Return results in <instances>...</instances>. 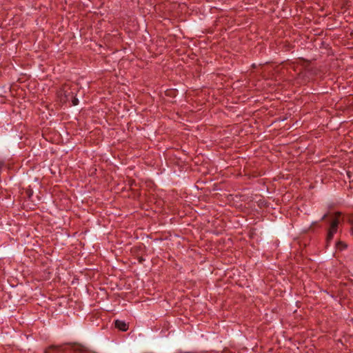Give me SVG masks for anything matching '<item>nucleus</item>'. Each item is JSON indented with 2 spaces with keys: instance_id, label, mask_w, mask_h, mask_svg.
I'll return each mask as SVG.
<instances>
[{
  "instance_id": "obj_3",
  "label": "nucleus",
  "mask_w": 353,
  "mask_h": 353,
  "mask_svg": "<svg viewBox=\"0 0 353 353\" xmlns=\"http://www.w3.org/2000/svg\"><path fill=\"white\" fill-rule=\"evenodd\" d=\"M115 325L118 329L122 331H126L128 328V326L125 322L121 320H117L115 321Z\"/></svg>"
},
{
  "instance_id": "obj_4",
  "label": "nucleus",
  "mask_w": 353,
  "mask_h": 353,
  "mask_svg": "<svg viewBox=\"0 0 353 353\" xmlns=\"http://www.w3.org/2000/svg\"><path fill=\"white\" fill-rule=\"evenodd\" d=\"M170 241H174L176 243H180L181 238H180V236H174L172 238L171 237L170 239Z\"/></svg>"
},
{
  "instance_id": "obj_2",
  "label": "nucleus",
  "mask_w": 353,
  "mask_h": 353,
  "mask_svg": "<svg viewBox=\"0 0 353 353\" xmlns=\"http://www.w3.org/2000/svg\"><path fill=\"white\" fill-rule=\"evenodd\" d=\"M59 97L61 101L63 102H65L70 99H72V105H77L79 103L78 99L74 98L73 97V93L68 92L66 87H65L64 89L59 92Z\"/></svg>"
},
{
  "instance_id": "obj_6",
  "label": "nucleus",
  "mask_w": 353,
  "mask_h": 353,
  "mask_svg": "<svg viewBox=\"0 0 353 353\" xmlns=\"http://www.w3.org/2000/svg\"><path fill=\"white\" fill-rule=\"evenodd\" d=\"M341 245H343V247H344V248H345V247H346V246H345V245H346L345 244L341 243Z\"/></svg>"
},
{
  "instance_id": "obj_5",
  "label": "nucleus",
  "mask_w": 353,
  "mask_h": 353,
  "mask_svg": "<svg viewBox=\"0 0 353 353\" xmlns=\"http://www.w3.org/2000/svg\"><path fill=\"white\" fill-rule=\"evenodd\" d=\"M326 216H327L326 214H324V215L322 216L321 220L325 219V217H326Z\"/></svg>"
},
{
  "instance_id": "obj_1",
  "label": "nucleus",
  "mask_w": 353,
  "mask_h": 353,
  "mask_svg": "<svg viewBox=\"0 0 353 353\" xmlns=\"http://www.w3.org/2000/svg\"><path fill=\"white\" fill-rule=\"evenodd\" d=\"M340 222L341 220L339 214H336L334 217L332 218L326 234V240L327 241H331L333 239L334 235L337 233Z\"/></svg>"
}]
</instances>
